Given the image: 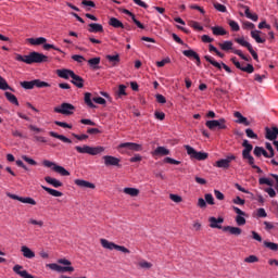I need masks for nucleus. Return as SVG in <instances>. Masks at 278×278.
<instances>
[{
	"mask_svg": "<svg viewBox=\"0 0 278 278\" xmlns=\"http://www.w3.org/2000/svg\"><path fill=\"white\" fill-rule=\"evenodd\" d=\"M50 270H54L55 273H75V267L67 265V266H62L58 265L55 263H51L47 265Z\"/></svg>",
	"mask_w": 278,
	"mask_h": 278,
	"instance_id": "nucleus-12",
	"label": "nucleus"
},
{
	"mask_svg": "<svg viewBox=\"0 0 278 278\" xmlns=\"http://www.w3.org/2000/svg\"><path fill=\"white\" fill-rule=\"evenodd\" d=\"M242 27H243V29H255V24H253L251 22H243Z\"/></svg>",
	"mask_w": 278,
	"mask_h": 278,
	"instance_id": "nucleus-64",
	"label": "nucleus"
},
{
	"mask_svg": "<svg viewBox=\"0 0 278 278\" xmlns=\"http://www.w3.org/2000/svg\"><path fill=\"white\" fill-rule=\"evenodd\" d=\"M75 150L77 153H87V155H100V153H103L105 151V148L98 146V147H90V146H76Z\"/></svg>",
	"mask_w": 278,
	"mask_h": 278,
	"instance_id": "nucleus-2",
	"label": "nucleus"
},
{
	"mask_svg": "<svg viewBox=\"0 0 278 278\" xmlns=\"http://www.w3.org/2000/svg\"><path fill=\"white\" fill-rule=\"evenodd\" d=\"M169 199H170L172 201H174V203H181V201H182V199H181L180 195H178V194H173V193L169 194Z\"/></svg>",
	"mask_w": 278,
	"mask_h": 278,
	"instance_id": "nucleus-63",
	"label": "nucleus"
},
{
	"mask_svg": "<svg viewBox=\"0 0 278 278\" xmlns=\"http://www.w3.org/2000/svg\"><path fill=\"white\" fill-rule=\"evenodd\" d=\"M214 8H215V10H217V12H227V7H225V4H220L218 2L214 3Z\"/></svg>",
	"mask_w": 278,
	"mask_h": 278,
	"instance_id": "nucleus-57",
	"label": "nucleus"
},
{
	"mask_svg": "<svg viewBox=\"0 0 278 278\" xmlns=\"http://www.w3.org/2000/svg\"><path fill=\"white\" fill-rule=\"evenodd\" d=\"M242 147H244L242 151V157L243 160L248 161V164H253V155H251V151H253V144L249 143V140L244 139Z\"/></svg>",
	"mask_w": 278,
	"mask_h": 278,
	"instance_id": "nucleus-9",
	"label": "nucleus"
},
{
	"mask_svg": "<svg viewBox=\"0 0 278 278\" xmlns=\"http://www.w3.org/2000/svg\"><path fill=\"white\" fill-rule=\"evenodd\" d=\"M118 149H128L129 151H142V146L134 142H125L118 146Z\"/></svg>",
	"mask_w": 278,
	"mask_h": 278,
	"instance_id": "nucleus-18",
	"label": "nucleus"
},
{
	"mask_svg": "<svg viewBox=\"0 0 278 278\" xmlns=\"http://www.w3.org/2000/svg\"><path fill=\"white\" fill-rule=\"evenodd\" d=\"M244 14L247 16V18H250V21H253L254 23H257L258 21V16L256 13H251V9H249V7L244 5Z\"/></svg>",
	"mask_w": 278,
	"mask_h": 278,
	"instance_id": "nucleus-29",
	"label": "nucleus"
},
{
	"mask_svg": "<svg viewBox=\"0 0 278 278\" xmlns=\"http://www.w3.org/2000/svg\"><path fill=\"white\" fill-rule=\"evenodd\" d=\"M0 90H12V87L8 85V81L5 80V78H2L1 76H0Z\"/></svg>",
	"mask_w": 278,
	"mask_h": 278,
	"instance_id": "nucleus-45",
	"label": "nucleus"
},
{
	"mask_svg": "<svg viewBox=\"0 0 278 278\" xmlns=\"http://www.w3.org/2000/svg\"><path fill=\"white\" fill-rule=\"evenodd\" d=\"M20 86L24 88V90H34V88H50L51 85L40 79H34L30 81H21Z\"/></svg>",
	"mask_w": 278,
	"mask_h": 278,
	"instance_id": "nucleus-1",
	"label": "nucleus"
},
{
	"mask_svg": "<svg viewBox=\"0 0 278 278\" xmlns=\"http://www.w3.org/2000/svg\"><path fill=\"white\" fill-rule=\"evenodd\" d=\"M81 5H85V8H96L97 4H94V1L92 0H83Z\"/></svg>",
	"mask_w": 278,
	"mask_h": 278,
	"instance_id": "nucleus-60",
	"label": "nucleus"
},
{
	"mask_svg": "<svg viewBox=\"0 0 278 278\" xmlns=\"http://www.w3.org/2000/svg\"><path fill=\"white\" fill-rule=\"evenodd\" d=\"M245 135L252 140H257V134H255L251 128L245 129Z\"/></svg>",
	"mask_w": 278,
	"mask_h": 278,
	"instance_id": "nucleus-53",
	"label": "nucleus"
},
{
	"mask_svg": "<svg viewBox=\"0 0 278 278\" xmlns=\"http://www.w3.org/2000/svg\"><path fill=\"white\" fill-rule=\"evenodd\" d=\"M106 60L110 61L113 66H116V64H118V62H121V55L119 54H115V55L108 54Z\"/></svg>",
	"mask_w": 278,
	"mask_h": 278,
	"instance_id": "nucleus-39",
	"label": "nucleus"
},
{
	"mask_svg": "<svg viewBox=\"0 0 278 278\" xmlns=\"http://www.w3.org/2000/svg\"><path fill=\"white\" fill-rule=\"evenodd\" d=\"M20 203H28V205H36V200H34V198L20 197Z\"/></svg>",
	"mask_w": 278,
	"mask_h": 278,
	"instance_id": "nucleus-47",
	"label": "nucleus"
},
{
	"mask_svg": "<svg viewBox=\"0 0 278 278\" xmlns=\"http://www.w3.org/2000/svg\"><path fill=\"white\" fill-rule=\"evenodd\" d=\"M104 165L105 166H121V159L112 156V155H104Z\"/></svg>",
	"mask_w": 278,
	"mask_h": 278,
	"instance_id": "nucleus-17",
	"label": "nucleus"
},
{
	"mask_svg": "<svg viewBox=\"0 0 278 278\" xmlns=\"http://www.w3.org/2000/svg\"><path fill=\"white\" fill-rule=\"evenodd\" d=\"M233 116L235 118H238L237 123H239L240 125H245V127H249V125H251V122L247 119V117H244L242 113L235 112Z\"/></svg>",
	"mask_w": 278,
	"mask_h": 278,
	"instance_id": "nucleus-24",
	"label": "nucleus"
},
{
	"mask_svg": "<svg viewBox=\"0 0 278 278\" xmlns=\"http://www.w3.org/2000/svg\"><path fill=\"white\" fill-rule=\"evenodd\" d=\"M166 64H170V58H165L162 61L156 62V66H159V68L166 66Z\"/></svg>",
	"mask_w": 278,
	"mask_h": 278,
	"instance_id": "nucleus-58",
	"label": "nucleus"
},
{
	"mask_svg": "<svg viewBox=\"0 0 278 278\" xmlns=\"http://www.w3.org/2000/svg\"><path fill=\"white\" fill-rule=\"evenodd\" d=\"M45 181L47 184H49L50 186H52L53 188H62V186H64L62 184V181L55 179V178H51V176H46L45 177Z\"/></svg>",
	"mask_w": 278,
	"mask_h": 278,
	"instance_id": "nucleus-25",
	"label": "nucleus"
},
{
	"mask_svg": "<svg viewBox=\"0 0 278 278\" xmlns=\"http://www.w3.org/2000/svg\"><path fill=\"white\" fill-rule=\"evenodd\" d=\"M235 42H237L241 47H245V49H248V51L251 53L253 60L257 62L258 60L257 52L253 50V46L249 41L244 40V38H236Z\"/></svg>",
	"mask_w": 278,
	"mask_h": 278,
	"instance_id": "nucleus-13",
	"label": "nucleus"
},
{
	"mask_svg": "<svg viewBox=\"0 0 278 278\" xmlns=\"http://www.w3.org/2000/svg\"><path fill=\"white\" fill-rule=\"evenodd\" d=\"M103 249H109V251H121L122 253H131V251H129V249L125 248L124 245H118L114 242H110L106 239H101L100 240Z\"/></svg>",
	"mask_w": 278,
	"mask_h": 278,
	"instance_id": "nucleus-6",
	"label": "nucleus"
},
{
	"mask_svg": "<svg viewBox=\"0 0 278 278\" xmlns=\"http://www.w3.org/2000/svg\"><path fill=\"white\" fill-rule=\"evenodd\" d=\"M258 184L260 186H270L269 188L265 189V192H267V194H269L270 199H275V197H277V192L275 191V189H273L274 182L273 180L268 179V178H260L258 179Z\"/></svg>",
	"mask_w": 278,
	"mask_h": 278,
	"instance_id": "nucleus-11",
	"label": "nucleus"
},
{
	"mask_svg": "<svg viewBox=\"0 0 278 278\" xmlns=\"http://www.w3.org/2000/svg\"><path fill=\"white\" fill-rule=\"evenodd\" d=\"M164 162H166V164H174L175 166H179V164H181L180 161H177L175 159L172 157H165Z\"/></svg>",
	"mask_w": 278,
	"mask_h": 278,
	"instance_id": "nucleus-61",
	"label": "nucleus"
},
{
	"mask_svg": "<svg viewBox=\"0 0 278 278\" xmlns=\"http://www.w3.org/2000/svg\"><path fill=\"white\" fill-rule=\"evenodd\" d=\"M50 136L52 138H56L58 140H61L62 142H65L67 144H71V142H73L71 139H68V137H66L64 135H59L58 132H54V131H50Z\"/></svg>",
	"mask_w": 278,
	"mask_h": 278,
	"instance_id": "nucleus-31",
	"label": "nucleus"
},
{
	"mask_svg": "<svg viewBox=\"0 0 278 278\" xmlns=\"http://www.w3.org/2000/svg\"><path fill=\"white\" fill-rule=\"evenodd\" d=\"M244 215H238L236 217V223L239 227H242L243 225H247V219L243 217Z\"/></svg>",
	"mask_w": 278,
	"mask_h": 278,
	"instance_id": "nucleus-52",
	"label": "nucleus"
},
{
	"mask_svg": "<svg viewBox=\"0 0 278 278\" xmlns=\"http://www.w3.org/2000/svg\"><path fill=\"white\" fill-rule=\"evenodd\" d=\"M49 56L39 53V52H30L28 55H26V64H42V62H48Z\"/></svg>",
	"mask_w": 278,
	"mask_h": 278,
	"instance_id": "nucleus-3",
	"label": "nucleus"
},
{
	"mask_svg": "<svg viewBox=\"0 0 278 278\" xmlns=\"http://www.w3.org/2000/svg\"><path fill=\"white\" fill-rule=\"evenodd\" d=\"M244 262H247V264H255V262H260V258L255 255H250L244 258Z\"/></svg>",
	"mask_w": 278,
	"mask_h": 278,
	"instance_id": "nucleus-54",
	"label": "nucleus"
},
{
	"mask_svg": "<svg viewBox=\"0 0 278 278\" xmlns=\"http://www.w3.org/2000/svg\"><path fill=\"white\" fill-rule=\"evenodd\" d=\"M54 125H58V127H63L64 129H73V125L67 124L65 122H54Z\"/></svg>",
	"mask_w": 278,
	"mask_h": 278,
	"instance_id": "nucleus-55",
	"label": "nucleus"
},
{
	"mask_svg": "<svg viewBox=\"0 0 278 278\" xmlns=\"http://www.w3.org/2000/svg\"><path fill=\"white\" fill-rule=\"evenodd\" d=\"M124 194H128L129 197H138V194H140V190L136 188L126 187L124 188Z\"/></svg>",
	"mask_w": 278,
	"mask_h": 278,
	"instance_id": "nucleus-36",
	"label": "nucleus"
},
{
	"mask_svg": "<svg viewBox=\"0 0 278 278\" xmlns=\"http://www.w3.org/2000/svg\"><path fill=\"white\" fill-rule=\"evenodd\" d=\"M205 126L211 129V131H215V129H227V121L225 118L212 119L207 121Z\"/></svg>",
	"mask_w": 278,
	"mask_h": 278,
	"instance_id": "nucleus-8",
	"label": "nucleus"
},
{
	"mask_svg": "<svg viewBox=\"0 0 278 278\" xmlns=\"http://www.w3.org/2000/svg\"><path fill=\"white\" fill-rule=\"evenodd\" d=\"M103 249H109V251H121L122 253H131V251H129V249L125 248L124 245H118L114 242H110L106 239H101L100 240Z\"/></svg>",
	"mask_w": 278,
	"mask_h": 278,
	"instance_id": "nucleus-7",
	"label": "nucleus"
},
{
	"mask_svg": "<svg viewBox=\"0 0 278 278\" xmlns=\"http://www.w3.org/2000/svg\"><path fill=\"white\" fill-rule=\"evenodd\" d=\"M211 229H223V223H225V218L223 217H210L208 218Z\"/></svg>",
	"mask_w": 278,
	"mask_h": 278,
	"instance_id": "nucleus-16",
	"label": "nucleus"
},
{
	"mask_svg": "<svg viewBox=\"0 0 278 278\" xmlns=\"http://www.w3.org/2000/svg\"><path fill=\"white\" fill-rule=\"evenodd\" d=\"M138 266H139L140 268L149 269V268H152V267H153V264H151V263H149V262H147V261H140V262L138 263Z\"/></svg>",
	"mask_w": 278,
	"mask_h": 278,
	"instance_id": "nucleus-56",
	"label": "nucleus"
},
{
	"mask_svg": "<svg viewBox=\"0 0 278 278\" xmlns=\"http://www.w3.org/2000/svg\"><path fill=\"white\" fill-rule=\"evenodd\" d=\"M223 231H229L231 236H240L242 233V228L233 226H224Z\"/></svg>",
	"mask_w": 278,
	"mask_h": 278,
	"instance_id": "nucleus-22",
	"label": "nucleus"
},
{
	"mask_svg": "<svg viewBox=\"0 0 278 278\" xmlns=\"http://www.w3.org/2000/svg\"><path fill=\"white\" fill-rule=\"evenodd\" d=\"M54 112L64 116H71L75 112V105L64 102L61 104V108H54Z\"/></svg>",
	"mask_w": 278,
	"mask_h": 278,
	"instance_id": "nucleus-10",
	"label": "nucleus"
},
{
	"mask_svg": "<svg viewBox=\"0 0 278 278\" xmlns=\"http://www.w3.org/2000/svg\"><path fill=\"white\" fill-rule=\"evenodd\" d=\"M27 42H29V45H33V46L45 45V42H47V38L45 37L28 38Z\"/></svg>",
	"mask_w": 278,
	"mask_h": 278,
	"instance_id": "nucleus-33",
	"label": "nucleus"
},
{
	"mask_svg": "<svg viewBox=\"0 0 278 278\" xmlns=\"http://www.w3.org/2000/svg\"><path fill=\"white\" fill-rule=\"evenodd\" d=\"M28 224L29 225H35V226L40 227V228L45 227V222L38 220V219H34V218L28 219Z\"/></svg>",
	"mask_w": 278,
	"mask_h": 278,
	"instance_id": "nucleus-50",
	"label": "nucleus"
},
{
	"mask_svg": "<svg viewBox=\"0 0 278 278\" xmlns=\"http://www.w3.org/2000/svg\"><path fill=\"white\" fill-rule=\"evenodd\" d=\"M264 247H266V249H269V251H278V244L275 242L264 241Z\"/></svg>",
	"mask_w": 278,
	"mask_h": 278,
	"instance_id": "nucleus-46",
	"label": "nucleus"
},
{
	"mask_svg": "<svg viewBox=\"0 0 278 278\" xmlns=\"http://www.w3.org/2000/svg\"><path fill=\"white\" fill-rule=\"evenodd\" d=\"M92 101L94 103H98V105H105L106 101L102 97H94L92 98Z\"/></svg>",
	"mask_w": 278,
	"mask_h": 278,
	"instance_id": "nucleus-62",
	"label": "nucleus"
},
{
	"mask_svg": "<svg viewBox=\"0 0 278 278\" xmlns=\"http://www.w3.org/2000/svg\"><path fill=\"white\" fill-rule=\"evenodd\" d=\"M43 166H46V168L52 167L54 173H59V175H61L62 177H68L71 175L70 170L48 160L43 161Z\"/></svg>",
	"mask_w": 278,
	"mask_h": 278,
	"instance_id": "nucleus-4",
	"label": "nucleus"
},
{
	"mask_svg": "<svg viewBox=\"0 0 278 278\" xmlns=\"http://www.w3.org/2000/svg\"><path fill=\"white\" fill-rule=\"evenodd\" d=\"M211 29L214 36H227V30L223 26H213Z\"/></svg>",
	"mask_w": 278,
	"mask_h": 278,
	"instance_id": "nucleus-34",
	"label": "nucleus"
},
{
	"mask_svg": "<svg viewBox=\"0 0 278 278\" xmlns=\"http://www.w3.org/2000/svg\"><path fill=\"white\" fill-rule=\"evenodd\" d=\"M204 59L206 60V62L212 64V66H215V68H218V71L224 68L226 71V73H231V67L228 66L227 64H225V63L220 64V63L216 62V60H214V58H212L210 55H205Z\"/></svg>",
	"mask_w": 278,
	"mask_h": 278,
	"instance_id": "nucleus-14",
	"label": "nucleus"
},
{
	"mask_svg": "<svg viewBox=\"0 0 278 278\" xmlns=\"http://www.w3.org/2000/svg\"><path fill=\"white\" fill-rule=\"evenodd\" d=\"M42 190H45L46 192H48V194H51V197H64V193H62V191H58L55 189L46 187V186H41Z\"/></svg>",
	"mask_w": 278,
	"mask_h": 278,
	"instance_id": "nucleus-32",
	"label": "nucleus"
},
{
	"mask_svg": "<svg viewBox=\"0 0 278 278\" xmlns=\"http://www.w3.org/2000/svg\"><path fill=\"white\" fill-rule=\"evenodd\" d=\"M228 25L232 29V31H240V25L238 24V22L229 20Z\"/></svg>",
	"mask_w": 278,
	"mask_h": 278,
	"instance_id": "nucleus-48",
	"label": "nucleus"
},
{
	"mask_svg": "<svg viewBox=\"0 0 278 278\" xmlns=\"http://www.w3.org/2000/svg\"><path fill=\"white\" fill-rule=\"evenodd\" d=\"M154 155H170V150L166 149L165 147H157L154 150Z\"/></svg>",
	"mask_w": 278,
	"mask_h": 278,
	"instance_id": "nucleus-38",
	"label": "nucleus"
},
{
	"mask_svg": "<svg viewBox=\"0 0 278 278\" xmlns=\"http://www.w3.org/2000/svg\"><path fill=\"white\" fill-rule=\"evenodd\" d=\"M189 26L192 27L193 29H197L198 31H203V26H201L199 22L191 21L189 22Z\"/></svg>",
	"mask_w": 278,
	"mask_h": 278,
	"instance_id": "nucleus-51",
	"label": "nucleus"
},
{
	"mask_svg": "<svg viewBox=\"0 0 278 278\" xmlns=\"http://www.w3.org/2000/svg\"><path fill=\"white\" fill-rule=\"evenodd\" d=\"M4 97H7L8 101L10 103H12L13 105H18V99L16 98V96H14V93L11 92H5Z\"/></svg>",
	"mask_w": 278,
	"mask_h": 278,
	"instance_id": "nucleus-40",
	"label": "nucleus"
},
{
	"mask_svg": "<svg viewBox=\"0 0 278 278\" xmlns=\"http://www.w3.org/2000/svg\"><path fill=\"white\" fill-rule=\"evenodd\" d=\"M109 25H111V27H114L115 29H125V25L123 24V22H121V20L116 17H111L109 21Z\"/></svg>",
	"mask_w": 278,
	"mask_h": 278,
	"instance_id": "nucleus-26",
	"label": "nucleus"
},
{
	"mask_svg": "<svg viewBox=\"0 0 278 278\" xmlns=\"http://www.w3.org/2000/svg\"><path fill=\"white\" fill-rule=\"evenodd\" d=\"M265 131H266L265 138L267 140H277V136H278V128H277V126H274L271 128L266 127Z\"/></svg>",
	"mask_w": 278,
	"mask_h": 278,
	"instance_id": "nucleus-19",
	"label": "nucleus"
},
{
	"mask_svg": "<svg viewBox=\"0 0 278 278\" xmlns=\"http://www.w3.org/2000/svg\"><path fill=\"white\" fill-rule=\"evenodd\" d=\"M182 54L186 58H190V59H193V60H199V53H197L194 50H184Z\"/></svg>",
	"mask_w": 278,
	"mask_h": 278,
	"instance_id": "nucleus-41",
	"label": "nucleus"
},
{
	"mask_svg": "<svg viewBox=\"0 0 278 278\" xmlns=\"http://www.w3.org/2000/svg\"><path fill=\"white\" fill-rule=\"evenodd\" d=\"M231 62L232 64H235L236 68H239V71H243V73H255V67H253V64H247V66H242V64H240L236 56L231 59Z\"/></svg>",
	"mask_w": 278,
	"mask_h": 278,
	"instance_id": "nucleus-15",
	"label": "nucleus"
},
{
	"mask_svg": "<svg viewBox=\"0 0 278 278\" xmlns=\"http://www.w3.org/2000/svg\"><path fill=\"white\" fill-rule=\"evenodd\" d=\"M75 72L71 70H58L56 75L61 77V79H68V77H73Z\"/></svg>",
	"mask_w": 278,
	"mask_h": 278,
	"instance_id": "nucleus-28",
	"label": "nucleus"
},
{
	"mask_svg": "<svg viewBox=\"0 0 278 278\" xmlns=\"http://www.w3.org/2000/svg\"><path fill=\"white\" fill-rule=\"evenodd\" d=\"M219 48L222 49V51H235L233 42L231 41H224L223 43H219Z\"/></svg>",
	"mask_w": 278,
	"mask_h": 278,
	"instance_id": "nucleus-37",
	"label": "nucleus"
},
{
	"mask_svg": "<svg viewBox=\"0 0 278 278\" xmlns=\"http://www.w3.org/2000/svg\"><path fill=\"white\" fill-rule=\"evenodd\" d=\"M232 53H235V55H239V58H241V60H244L245 62H251V56L244 55V53H242V50H232Z\"/></svg>",
	"mask_w": 278,
	"mask_h": 278,
	"instance_id": "nucleus-44",
	"label": "nucleus"
},
{
	"mask_svg": "<svg viewBox=\"0 0 278 278\" xmlns=\"http://www.w3.org/2000/svg\"><path fill=\"white\" fill-rule=\"evenodd\" d=\"M92 94L90 92H86L85 93V103L91 108V109H94L97 108V105H94V103H92V99H91Z\"/></svg>",
	"mask_w": 278,
	"mask_h": 278,
	"instance_id": "nucleus-42",
	"label": "nucleus"
},
{
	"mask_svg": "<svg viewBox=\"0 0 278 278\" xmlns=\"http://www.w3.org/2000/svg\"><path fill=\"white\" fill-rule=\"evenodd\" d=\"M21 252L26 257V260H34V257H36V253L31 251V249L27 248V245H23L21 248Z\"/></svg>",
	"mask_w": 278,
	"mask_h": 278,
	"instance_id": "nucleus-23",
	"label": "nucleus"
},
{
	"mask_svg": "<svg viewBox=\"0 0 278 278\" xmlns=\"http://www.w3.org/2000/svg\"><path fill=\"white\" fill-rule=\"evenodd\" d=\"M125 90H127V86L119 85L118 90H117V96L118 97H127V92Z\"/></svg>",
	"mask_w": 278,
	"mask_h": 278,
	"instance_id": "nucleus-49",
	"label": "nucleus"
},
{
	"mask_svg": "<svg viewBox=\"0 0 278 278\" xmlns=\"http://www.w3.org/2000/svg\"><path fill=\"white\" fill-rule=\"evenodd\" d=\"M89 34H103V25L91 23L88 28Z\"/></svg>",
	"mask_w": 278,
	"mask_h": 278,
	"instance_id": "nucleus-21",
	"label": "nucleus"
},
{
	"mask_svg": "<svg viewBox=\"0 0 278 278\" xmlns=\"http://www.w3.org/2000/svg\"><path fill=\"white\" fill-rule=\"evenodd\" d=\"M204 199L208 205H214V195H212V193H206Z\"/></svg>",
	"mask_w": 278,
	"mask_h": 278,
	"instance_id": "nucleus-59",
	"label": "nucleus"
},
{
	"mask_svg": "<svg viewBox=\"0 0 278 278\" xmlns=\"http://www.w3.org/2000/svg\"><path fill=\"white\" fill-rule=\"evenodd\" d=\"M217 168H229V160L227 159H222L216 162Z\"/></svg>",
	"mask_w": 278,
	"mask_h": 278,
	"instance_id": "nucleus-43",
	"label": "nucleus"
},
{
	"mask_svg": "<svg viewBox=\"0 0 278 278\" xmlns=\"http://www.w3.org/2000/svg\"><path fill=\"white\" fill-rule=\"evenodd\" d=\"M185 149L187 151V154L191 157V160H198V162H203L208 157L207 153L197 152V150H194V148L190 146H185Z\"/></svg>",
	"mask_w": 278,
	"mask_h": 278,
	"instance_id": "nucleus-5",
	"label": "nucleus"
},
{
	"mask_svg": "<svg viewBox=\"0 0 278 278\" xmlns=\"http://www.w3.org/2000/svg\"><path fill=\"white\" fill-rule=\"evenodd\" d=\"M262 34V31L260 30H252L251 31V37L255 40V42H257L258 45H264V42H266L265 38H261L260 35Z\"/></svg>",
	"mask_w": 278,
	"mask_h": 278,
	"instance_id": "nucleus-30",
	"label": "nucleus"
},
{
	"mask_svg": "<svg viewBox=\"0 0 278 278\" xmlns=\"http://www.w3.org/2000/svg\"><path fill=\"white\" fill-rule=\"evenodd\" d=\"M74 184L79 188H90L91 190H94L96 188L94 184L84 179H76L74 180Z\"/></svg>",
	"mask_w": 278,
	"mask_h": 278,
	"instance_id": "nucleus-20",
	"label": "nucleus"
},
{
	"mask_svg": "<svg viewBox=\"0 0 278 278\" xmlns=\"http://www.w3.org/2000/svg\"><path fill=\"white\" fill-rule=\"evenodd\" d=\"M72 84L76 86V88H84V78L77 74L72 75Z\"/></svg>",
	"mask_w": 278,
	"mask_h": 278,
	"instance_id": "nucleus-27",
	"label": "nucleus"
},
{
	"mask_svg": "<svg viewBox=\"0 0 278 278\" xmlns=\"http://www.w3.org/2000/svg\"><path fill=\"white\" fill-rule=\"evenodd\" d=\"M88 64L93 68V71H97L99 70V64H101V58L97 56V58L89 59Z\"/></svg>",
	"mask_w": 278,
	"mask_h": 278,
	"instance_id": "nucleus-35",
	"label": "nucleus"
}]
</instances>
